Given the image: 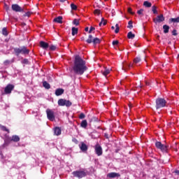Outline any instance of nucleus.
Returning a JSON list of instances; mask_svg holds the SVG:
<instances>
[{
  "label": "nucleus",
  "instance_id": "c85d7f7f",
  "mask_svg": "<svg viewBox=\"0 0 179 179\" xmlns=\"http://www.w3.org/2000/svg\"><path fill=\"white\" fill-rule=\"evenodd\" d=\"M143 6H145L146 8H150L152 6V4L148 1H144Z\"/></svg>",
  "mask_w": 179,
  "mask_h": 179
},
{
  "label": "nucleus",
  "instance_id": "ea45409f",
  "mask_svg": "<svg viewBox=\"0 0 179 179\" xmlns=\"http://www.w3.org/2000/svg\"><path fill=\"white\" fill-rule=\"evenodd\" d=\"M57 49V46L55 45H52L51 46H50V50L51 51H55Z\"/></svg>",
  "mask_w": 179,
  "mask_h": 179
},
{
  "label": "nucleus",
  "instance_id": "72a5a7b5",
  "mask_svg": "<svg viewBox=\"0 0 179 179\" xmlns=\"http://www.w3.org/2000/svg\"><path fill=\"white\" fill-rule=\"evenodd\" d=\"M11 141H12V138H10V137H7L5 139V143L7 144V145L10 144Z\"/></svg>",
  "mask_w": 179,
  "mask_h": 179
},
{
  "label": "nucleus",
  "instance_id": "c756f323",
  "mask_svg": "<svg viewBox=\"0 0 179 179\" xmlns=\"http://www.w3.org/2000/svg\"><path fill=\"white\" fill-rule=\"evenodd\" d=\"M2 34L4 35L5 36H8V32L6 27H3L2 29Z\"/></svg>",
  "mask_w": 179,
  "mask_h": 179
},
{
  "label": "nucleus",
  "instance_id": "5701e85b",
  "mask_svg": "<svg viewBox=\"0 0 179 179\" xmlns=\"http://www.w3.org/2000/svg\"><path fill=\"white\" fill-rule=\"evenodd\" d=\"M135 38V34L132 33V31H129L127 33V38L133 39Z\"/></svg>",
  "mask_w": 179,
  "mask_h": 179
},
{
  "label": "nucleus",
  "instance_id": "bb28decb",
  "mask_svg": "<svg viewBox=\"0 0 179 179\" xmlns=\"http://www.w3.org/2000/svg\"><path fill=\"white\" fill-rule=\"evenodd\" d=\"M169 21L173 23H179V17H177L176 18H171L169 19Z\"/></svg>",
  "mask_w": 179,
  "mask_h": 179
},
{
  "label": "nucleus",
  "instance_id": "f704fd0d",
  "mask_svg": "<svg viewBox=\"0 0 179 179\" xmlns=\"http://www.w3.org/2000/svg\"><path fill=\"white\" fill-rule=\"evenodd\" d=\"M129 25H127V29H133V22L130 20L128 23Z\"/></svg>",
  "mask_w": 179,
  "mask_h": 179
},
{
  "label": "nucleus",
  "instance_id": "a19ab883",
  "mask_svg": "<svg viewBox=\"0 0 179 179\" xmlns=\"http://www.w3.org/2000/svg\"><path fill=\"white\" fill-rule=\"evenodd\" d=\"M29 63V59H24L22 60V64L28 65Z\"/></svg>",
  "mask_w": 179,
  "mask_h": 179
},
{
  "label": "nucleus",
  "instance_id": "ddd939ff",
  "mask_svg": "<svg viewBox=\"0 0 179 179\" xmlns=\"http://www.w3.org/2000/svg\"><path fill=\"white\" fill-rule=\"evenodd\" d=\"M79 147H80V150L81 151H83V152H86L88 150L87 145L85 143H84L83 142L80 143V145Z\"/></svg>",
  "mask_w": 179,
  "mask_h": 179
},
{
  "label": "nucleus",
  "instance_id": "c03bdc74",
  "mask_svg": "<svg viewBox=\"0 0 179 179\" xmlns=\"http://www.w3.org/2000/svg\"><path fill=\"white\" fill-rule=\"evenodd\" d=\"M31 15V13L30 11H27L25 13V14L23 15L24 17H30Z\"/></svg>",
  "mask_w": 179,
  "mask_h": 179
},
{
  "label": "nucleus",
  "instance_id": "7ed1b4c3",
  "mask_svg": "<svg viewBox=\"0 0 179 179\" xmlns=\"http://www.w3.org/2000/svg\"><path fill=\"white\" fill-rule=\"evenodd\" d=\"M155 103V108L157 110L163 108L167 105V102L164 98H157L156 99Z\"/></svg>",
  "mask_w": 179,
  "mask_h": 179
},
{
  "label": "nucleus",
  "instance_id": "2f4dec72",
  "mask_svg": "<svg viewBox=\"0 0 179 179\" xmlns=\"http://www.w3.org/2000/svg\"><path fill=\"white\" fill-rule=\"evenodd\" d=\"M92 43L94 44V45H96V44H99L101 43L99 38H94L92 41Z\"/></svg>",
  "mask_w": 179,
  "mask_h": 179
},
{
  "label": "nucleus",
  "instance_id": "a211bd4d",
  "mask_svg": "<svg viewBox=\"0 0 179 179\" xmlns=\"http://www.w3.org/2000/svg\"><path fill=\"white\" fill-rule=\"evenodd\" d=\"M62 19L63 17L62 16H59V17H55L53 20V22H57L58 24H62Z\"/></svg>",
  "mask_w": 179,
  "mask_h": 179
},
{
  "label": "nucleus",
  "instance_id": "f8f14e48",
  "mask_svg": "<svg viewBox=\"0 0 179 179\" xmlns=\"http://www.w3.org/2000/svg\"><path fill=\"white\" fill-rule=\"evenodd\" d=\"M132 67H133V64H128L127 62H124L123 63V66L122 67V69H123L124 71H127L128 70H129Z\"/></svg>",
  "mask_w": 179,
  "mask_h": 179
},
{
  "label": "nucleus",
  "instance_id": "f257e3e1",
  "mask_svg": "<svg viewBox=\"0 0 179 179\" xmlns=\"http://www.w3.org/2000/svg\"><path fill=\"white\" fill-rule=\"evenodd\" d=\"M73 70L75 74L82 76L87 70L86 62L79 55H76L74 59Z\"/></svg>",
  "mask_w": 179,
  "mask_h": 179
},
{
  "label": "nucleus",
  "instance_id": "4d7b16f0",
  "mask_svg": "<svg viewBox=\"0 0 179 179\" xmlns=\"http://www.w3.org/2000/svg\"><path fill=\"white\" fill-rule=\"evenodd\" d=\"M175 173L177 174L178 176H179V170H176Z\"/></svg>",
  "mask_w": 179,
  "mask_h": 179
},
{
  "label": "nucleus",
  "instance_id": "3c124183",
  "mask_svg": "<svg viewBox=\"0 0 179 179\" xmlns=\"http://www.w3.org/2000/svg\"><path fill=\"white\" fill-rule=\"evenodd\" d=\"M94 29H96V28H94V27H90L89 34H92V31H94Z\"/></svg>",
  "mask_w": 179,
  "mask_h": 179
},
{
  "label": "nucleus",
  "instance_id": "aec40b11",
  "mask_svg": "<svg viewBox=\"0 0 179 179\" xmlns=\"http://www.w3.org/2000/svg\"><path fill=\"white\" fill-rule=\"evenodd\" d=\"M11 141H13V142H18L20 141V138L17 135H13L11 137Z\"/></svg>",
  "mask_w": 179,
  "mask_h": 179
},
{
  "label": "nucleus",
  "instance_id": "dca6fc26",
  "mask_svg": "<svg viewBox=\"0 0 179 179\" xmlns=\"http://www.w3.org/2000/svg\"><path fill=\"white\" fill-rule=\"evenodd\" d=\"M64 90L63 89H57L56 90L55 94H56L57 96H60L64 94Z\"/></svg>",
  "mask_w": 179,
  "mask_h": 179
},
{
  "label": "nucleus",
  "instance_id": "20e7f679",
  "mask_svg": "<svg viewBox=\"0 0 179 179\" xmlns=\"http://www.w3.org/2000/svg\"><path fill=\"white\" fill-rule=\"evenodd\" d=\"M155 146L158 150H161L162 152L167 153L169 152V145L167 144H163L159 141H157L155 143Z\"/></svg>",
  "mask_w": 179,
  "mask_h": 179
},
{
  "label": "nucleus",
  "instance_id": "4468645a",
  "mask_svg": "<svg viewBox=\"0 0 179 179\" xmlns=\"http://www.w3.org/2000/svg\"><path fill=\"white\" fill-rule=\"evenodd\" d=\"M54 134L56 136H60L62 134V129L60 127H57L54 129Z\"/></svg>",
  "mask_w": 179,
  "mask_h": 179
},
{
  "label": "nucleus",
  "instance_id": "473e14b6",
  "mask_svg": "<svg viewBox=\"0 0 179 179\" xmlns=\"http://www.w3.org/2000/svg\"><path fill=\"white\" fill-rule=\"evenodd\" d=\"M141 61H142V59H141V57H135L134 60H133V62H134V64H138Z\"/></svg>",
  "mask_w": 179,
  "mask_h": 179
},
{
  "label": "nucleus",
  "instance_id": "9b49d317",
  "mask_svg": "<svg viewBox=\"0 0 179 179\" xmlns=\"http://www.w3.org/2000/svg\"><path fill=\"white\" fill-rule=\"evenodd\" d=\"M94 150H95V153L96 155L98 156H101L103 155V150H102V147L101 145H99V143H96L94 146Z\"/></svg>",
  "mask_w": 179,
  "mask_h": 179
},
{
  "label": "nucleus",
  "instance_id": "8fccbe9b",
  "mask_svg": "<svg viewBox=\"0 0 179 179\" xmlns=\"http://www.w3.org/2000/svg\"><path fill=\"white\" fill-rule=\"evenodd\" d=\"M127 12H129V13H130L132 15H134V13L132 12V8H127Z\"/></svg>",
  "mask_w": 179,
  "mask_h": 179
},
{
  "label": "nucleus",
  "instance_id": "7c9ffc66",
  "mask_svg": "<svg viewBox=\"0 0 179 179\" xmlns=\"http://www.w3.org/2000/svg\"><path fill=\"white\" fill-rule=\"evenodd\" d=\"M0 128H1V129L3 131H6V132L10 133L9 129H7L5 126H3V125H0Z\"/></svg>",
  "mask_w": 179,
  "mask_h": 179
},
{
  "label": "nucleus",
  "instance_id": "e433bc0d",
  "mask_svg": "<svg viewBox=\"0 0 179 179\" xmlns=\"http://www.w3.org/2000/svg\"><path fill=\"white\" fill-rule=\"evenodd\" d=\"M70 7H71L72 10H77L78 7L74 3L70 4Z\"/></svg>",
  "mask_w": 179,
  "mask_h": 179
},
{
  "label": "nucleus",
  "instance_id": "2eb2a0df",
  "mask_svg": "<svg viewBox=\"0 0 179 179\" xmlns=\"http://www.w3.org/2000/svg\"><path fill=\"white\" fill-rule=\"evenodd\" d=\"M107 177L110 178H114L115 177H120V175L119 173L113 172V173H110L107 175Z\"/></svg>",
  "mask_w": 179,
  "mask_h": 179
},
{
  "label": "nucleus",
  "instance_id": "f03ea898",
  "mask_svg": "<svg viewBox=\"0 0 179 179\" xmlns=\"http://www.w3.org/2000/svg\"><path fill=\"white\" fill-rule=\"evenodd\" d=\"M13 52H15L17 57H19L20 54L24 55H29L30 52V50L29 49H27L26 46H22L21 48H13Z\"/></svg>",
  "mask_w": 179,
  "mask_h": 179
},
{
  "label": "nucleus",
  "instance_id": "c9c22d12",
  "mask_svg": "<svg viewBox=\"0 0 179 179\" xmlns=\"http://www.w3.org/2000/svg\"><path fill=\"white\" fill-rule=\"evenodd\" d=\"M120 31V27L118 24H115V34H117Z\"/></svg>",
  "mask_w": 179,
  "mask_h": 179
},
{
  "label": "nucleus",
  "instance_id": "37998d69",
  "mask_svg": "<svg viewBox=\"0 0 179 179\" xmlns=\"http://www.w3.org/2000/svg\"><path fill=\"white\" fill-rule=\"evenodd\" d=\"M94 13L95 15L99 16L100 15V10L99 9H95Z\"/></svg>",
  "mask_w": 179,
  "mask_h": 179
},
{
  "label": "nucleus",
  "instance_id": "9d476101",
  "mask_svg": "<svg viewBox=\"0 0 179 179\" xmlns=\"http://www.w3.org/2000/svg\"><path fill=\"white\" fill-rule=\"evenodd\" d=\"M153 22H155V24H157L158 23H161L165 20V17L163 14H161L156 17L153 18Z\"/></svg>",
  "mask_w": 179,
  "mask_h": 179
},
{
  "label": "nucleus",
  "instance_id": "680f3d73",
  "mask_svg": "<svg viewBox=\"0 0 179 179\" xmlns=\"http://www.w3.org/2000/svg\"><path fill=\"white\" fill-rule=\"evenodd\" d=\"M111 29H112V30H114V29H115V27L112 26V27H111Z\"/></svg>",
  "mask_w": 179,
  "mask_h": 179
},
{
  "label": "nucleus",
  "instance_id": "5fc2aeb1",
  "mask_svg": "<svg viewBox=\"0 0 179 179\" xmlns=\"http://www.w3.org/2000/svg\"><path fill=\"white\" fill-rule=\"evenodd\" d=\"M102 24H103V26L107 24V20H106L105 19H103V23Z\"/></svg>",
  "mask_w": 179,
  "mask_h": 179
},
{
  "label": "nucleus",
  "instance_id": "6ab92c4d",
  "mask_svg": "<svg viewBox=\"0 0 179 179\" xmlns=\"http://www.w3.org/2000/svg\"><path fill=\"white\" fill-rule=\"evenodd\" d=\"M163 29H164V34H169L170 27L169 25H166V24L163 25Z\"/></svg>",
  "mask_w": 179,
  "mask_h": 179
},
{
  "label": "nucleus",
  "instance_id": "393cba45",
  "mask_svg": "<svg viewBox=\"0 0 179 179\" xmlns=\"http://www.w3.org/2000/svg\"><path fill=\"white\" fill-rule=\"evenodd\" d=\"M78 29L75 27H72V35L75 36L76 34H78Z\"/></svg>",
  "mask_w": 179,
  "mask_h": 179
},
{
  "label": "nucleus",
  "instance_id": "423d86ee",
  "mask_svg": "<svg viewBox=\"0 0 179 179\" xmlns=\"http://www.w3.org/2000/svg\"><path fill=\"white\" fill-rule=\"evenodd\" d=\"M72 174L74 177L78 178L79 179L87 176V173L84 170L74 171H73Z\"/></svg>",
  "mask_w": 179,
  "mask_h": 179
},
{
  "label": "nucleus",
  "instance_id": "0eeeda50",
  "mask_svg": "<svg viewBox=\"0 0 179 179\" xmlns=\"http://www.w3.org/2000/svg\"><path fill=\"white\" fill-rule=\"evenodd\" d=\"M58 106H66V107H70L72 106V103L69 101V100H66L65 99H59L58 100Z\"/></svg>",
  "mask_w": 179,
  "mask_h": 179
},
{
  "label": "nucleus",
  "instance_id": "cd10ccee",
  "mask_svg": "<svg viewBox=\"0 0 179 179\" xmlns=\"http://www.w3.org/2000/svg\"><path fill=\"white\" fill-rule=\"evenodd\" d=\"M152 11L153 14L157 15L158 14L157 7L155 6H152Z\"/></svg>",
  "mask_w": 179,
  "mask_h": 179
},
{
  "label": "nucleus",
  "instance_id": "412c9836",
  "mask_svg": "<svg viewBox=\"0 0 179 179\" xmlns=\"http://www.w3.org/2000/svg\"><path fill=\"white\" fill-rule=\"evenodd\" d=\"M43 87L46 89V90H50V85L47 83V81H43Z\"/></svg>",
  "mask_w": 179,
  "mask_h": 179
},
{
  "label": "nucleus",
  "instance_id": "de8ad7c7",
  "mask_svg": "<svg viewBox=\"0 0 179 179\" xmlns=\"http://www.w3.org/2000/svg\"><path fill=\"white\" fill-rule=\"evenodd\" d=\"M85 115L83 113H81L79 115V119H85Z\"/></svg>",
  "mask_w": 179,
  "mask_h": 179
},
{
  "label": "nucleus",
  "instance_id": "603ef678",
  "mask_svg": "<svg viewBox=\"0 0 179 179\" xmlns=\"http://www.w3.org/2000/svg\"><path fill=\"white\" fill-rule=\"evenodd\" d=\"M172 35H173V36H177V35H178L177 31H176V29H173V30L172 31Z\"/></svg>",
  "mask_w": 179,
  "mask_h": 179
},
{
  "label": "nucleus",
  "instance_id": "39448f33",
  "mask_svg": "<svg viewBox=\"0 0 179 179\" xmlns=\"http://www.w3.org/2000/svg\"><path fill=\"white\" fill-rule=\"evenodd\" d=\"M11 9L13 12L16 13H25L26 11H28L26 8V6L21 7L19 4H12Z\"/></svg>",
  "mask_w": 179,
  "mask_h": 179
},
{
  "label": "nucleus",
  "instance_id": "1a4fd4ad",
  "mask_svg": "<svg viewBox=\"0 0 179 179\" xmlns=\"http://www.w3.org/2000/svg\"><path fill=\"white\" fill-rule=\"evenodd\" d=\"M14 88H15L14 85H10V84L7 85L4 90V94H2V95L10 94L11 92L14 90Z\"/></svg>",
  "mask_w": 179,
  "mask_h": 179
},
{
  "label": "nucleus",
  "instance_id": "79ce46f5",
  "mask_svg": "<svg viewBox=\"0 0 179 179\" xmlns=\"http://www.w3.org/2000/svg\"><path fill=\"white\" fill-rule=\"evenodd\" d=\"M143 12H144V10L143 8H141L139 10L137 11V14L139 15H143Z\"/></svg>",
  "mask_w": 179,
  "mask_h": 179
},
{
  "label": "nucleus",
  "instance_id": "58836bf2",
  "mask_svg": "<svg viewBox=\"0 0 179 179\" xmlns=\"http://www.w3.org/2000/svg\"><path fill=\"white\" fill-rule=\"evenodd\" d=\"M4 8H5L6 12H9L10 11V6L7 3L4 4Z\"/></svg>",
  "mask_w": 179,
  "mask_h": 179
},
{
  "label": "nucleus",
  "instance_id": "f3484780",
  "mask_svg": "<svg viewBox=\"0 0 179 179\" xmlns=\"http://www.w3.org/2000/svg\"><path fill=\"white\" fill-rule=\"evenodd\" d=\"M39 45L40 46L43 48V49H45L46 50L48 48V44L45 42V41H41L40 43H39Z\"/></svg>",
  "mask_w": 179,
  "mask_h": 179
},
{
  "label": "nucleus",
  "instance_id": "b1692460",
  "mask_svg": "<svg viewBox=\"0 0 179 179\" xmlns=\"http://www.w3.org/2000/svg\"><path fill=\"white\" fill-rule=\"evenodd\" d=\"M110 71H111V69L105 68V71H103V75L104 76H107L110 73Z\"/></svg>",
  "mask_w": 179,
  "mask_h": 179
},
{
  "label": "nucleus",
  "instance_id": "e2e57ef3",
  "mask_svg": "<svg viewBox=\"0 0 179 179\" xmlns=\"http://www.w3.org/2000/svg\"><path fill=\"white\" fill-rule=\"evenodd\" d=\"M178 58H179V54H178Z\"/></svg>",
  "mask_w": 179,
  "mask_h": 179
},
{
  "label": "nucleus",
  "instance_id": "6e6d98bb",
  "mask_svg": "<svg viewBox=\"0 0 179 179\" xmlns=\"http://www.w3.org/2000/svg\"><path fill=\"white\" fill-rule=\"evenodd\" d=\"M103 20H104V18L101 17V22H99V27H101Z\"/></svg>",
  "mask_w": 179,
  "mask_h": 179
},
{
  "label": "nucleus",
  "instance_id": "864d4df0",
  "mask_svg": "<svg viewBox=\"0 0 179 179\" xmlns=\"http://www.w3.org/2000/svg\"><path fill=\"white\" fill-rule=\"evenodd\" d=\"M72 141L74 142L76 144H78V141L76 138H73Z\"/></svg>",
  "mask_w": 179,
  "mask_h": 179
},
{
  "label": "nucleus",
  "instance_id": "bf43d9fd",
  "mask_svg": "<svg viewBox=\"0 0 179 179\" xmlns=\"http://www.w3.org/2000/svg\"><path fill=\"white\" fill-rule=\"evenodd\" d=\"M85 31L86 32H87V31H89V27H85Z\"/></svg>",
  "mask_w": 179,
  "mask_h": 179
},
{
  "label": "nucleus",
  "instance_id": "4be33fe9",
  "mask_svg": "<svg viewBox=\"0 0 179 179\" xmlns=\"http://www.w3.org/2000/svg\"><path fill=\"white\" fill-rule=\"evenodd\" d=\"M81 128H87V120H83L80 123Z\"/></svg>",
  "mask_w": 179,
  "mask_h": 179
},
{
  "label": "nucleus",
  "instance_id": "a18cd8bd",
  "mask_svg": "<svg viewBox=\"0 0 179 179\" xmlns=\"http://www.w3.org/2000/svg\"><path fill=\"white\" fill-rule=\"evenodd\" d=\"M118 44H119L118 40H115V41H113V42H112V45L113 46L117 45Z\"/></svg>",
  "mask_w": 179,
  "mask_h": 179
},
{
  "label": "nucleus",
  "instance_id": "13d9d810",
  "mask_svg": "<svg viewBox=\"0 0 179 179\" xmlns=\"http://www.w3.org/2000/svg\"><path fill=\"white\" fill-rule=\"evenodd\" d=\"M80 40L82 41H85V38L84 36H83V37L80 38Z\"/></svg>",
  "mask_w": 179,
  "mask_h": 179
},
{
  "label": "nucleus",
  "instance_id": "4c0bfd02",
  "mask_svg": "<svg viewBox=\"0 0 179 179\" xmlns=\"http://www.w3.org/2000/svg\"><path fill=\"white\" fill-rule=\"evenodd\" d=\"M73 24H75L76 26L79 25V19H74L73 21Z\"/></svg>",
  "mask_w": 179,
  "mask_h": 179
},
{
  "label": "nucleus",
  "instance_id": "a878e982",
  "mask_svg": "<svg viewBox=\"0 0 179 179\" xmlns=\"http://www.w3.org/2000/svg\"><path fill=\"white\" fill-rule=\"evenodd\" d=\"M93 36L92 35H89L88 39L86 40V42L89 44L92 43L93 42Z\"/></svg>",
  "mask_w": 179,
  "mask_h": 179
},
{
  "label": "nucleus",
  "instance_id": "09e8293b",
  "mask_svg": "<svg viewBox=\"0 0 179 179\" xmlns=\"http://www.w3.org/2000/svg\"><path fill=\"white\" fill-rule=\"evenodd\" d=\"M104 136L106 139H109V137L112 136V134H108V133L104 134Z\"/></svg>",
  "mask_w": 179,
  "mask_h": 179
},
{
  "label": "nucleus",
  "instance_id": "052dcab7",
  "mask_svg": "<svg viewBox=\"0 0 179 179\" xmlns=\"http://www.w3.org/2000/svg\"><path fill=\"white\" fill-rule=\"evenodd\" d=\"M66 0H59V2H66Z\"/></svg>",
  "mask_w": 179,
  "mask_h": 179
},
{
  "label": "nucleus",
  "instance_id": "49530a36",
  "mask_svg": "<svg viewBox=\"0 0 179 179\" xmlns=\"http://www.w3.org/2000/svg\"><path fill=\"white\" fill-rule=\"evenodd\" d=\"M13 62H10V60H6L3 64L4 65L7 66V65H10Z\"/></svg>",
  "mask_w": 179,
  "mask_h": 179
},
{
  "label": "nucleus",
  "instance_id": "6e6552de",
  "mask_svg": "<svg viewBox=\"0 0 179 179\" xmlns=\"http://www.w3.org/2000/svg\"><path fill=\"white\" fill-rule=\"evenodd\" d=\"M46 113H47V117L50 121H55V112L52 111L51 109L48 108L46 110Z\"/></svg>",
  "mask_w": 179,
  "mask_h": 179
}]
</instances>
